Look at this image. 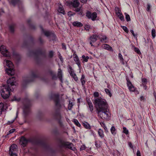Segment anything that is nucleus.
Segmentation results:
<instances>
[{
	"instance_id": "f257e3e1",
	"label": "nucleus",
	"mask_w": 156,
	"mask_h": 156,
	"mask_svg": "<svg viewBox=\"0 0 156 156\" xmlns=\"http://www.w3.org/2000/svg\"><path fill=\"white\" fill-rule=\"evenodd\" d=\"M97 112L98 116L103 119L108 120L110 117V113L108 108V105L105 100L96 99Z\"/></svg>"
},
{
	"instance_id": "f03ea898",
	"label": "nucleus",
	"mask_w": 156,
	"mask_h": 156,
	"mask_svg": "<svg viewBox=\"0 0 156 156\" xmlns=\"http://www.w3.org/2000/svg\"><path fill=\"white\" fill-rule=\"evenodd\" d=\"M50 98L54 100L55 106L56 108L55 112L53 114V116L55 119L58 120L60 124L61 125L62 123L61 120L62 116L60 110L64 108H65L64 101L63 100L59 99V95L58 94L52 93Z\"/></svg>"
},
{
	"instance_id": "7ed1b4c3",
	"label": "nucleus",
	"mask_w": 156,
	"mask_h": 156,
	"mask_svg": "<svg viewBox=\"0 0 156 156\" xmlns=\"http://www.w3.org/2000/svg\"><path fill=\"white\" fill-rule=\"evenodd\" d=\"M16 79L15 77H12L10 78L7 81V84L3 85L1 87V95L4 99L8 98L10 95V91L11 89L10 86L15 85Z\"/></svg>"
},
{
	"instance_id": "20e7f679",
	"label": "nucleus",
	"mask_w": 156,
	"mask_h": 156,
	"mask_svg": "<svg viewBox=\"0 0 156 156\" xmlns=\"http://www.w3.org/2000/svg\"><path fill=\"white\" fill-rule=\"evenodd\" d=\"M4 65L8 67L5 69L6 72L8 75L12 76L15 74L13 65L12 62L8 60H5L4 61Z\"/></svg>"
},
{
	"instance_id": "39448f33",
	"label": "nucleus",
	"mask_w": 156,
	"mask_h": 156,
	"mask_svg": "<svg viewBox=\"0 0 156 156\" xmlns=\"http://www.w3.org/2000/svg\"><path fill=\"white\" fill-rule=\"evenodd\" d=\"M69 5L70 6L74 9H73L74 11L76 12H79V14L82 15L81 7H78L80 5V3L78 0H73L69 3Z\"/></svg>"
},
{
	"instance_id": "423d86ee",
	"label": "nucleus",
	"mask_w": 156,
	"mask_h": 156,
	"mask_svg": "<svg viewBox=\"0 0 156 156\" xmlns=\"http://www.w3.org/2000/svg\"><path fill=\"white\" fill-rule=\"evenodd\" d=\"M30 101L27 99H26L24 101L23 108V113L25 116H26L30 112Z\"/></svg>"
},
{
	"instance_id": "0eeeda50",
	"label": "nucleus",
	"mask_w": 156,
	"mask_h": 156,
	"mask_svg": "<svg viewBox=\"0 0 156 156\" xmlns=\"http://www.w3.org/2000/svg\"><path fill=\"white\" fill-rule=\"evenodd\" d=\"M59 146L60 147H65L73 151H74L75 149V148L74 147L73 144L68 142L61 141L60 143Z\"/></svg>"
},
{
	"instance_id": "6e6552de",
	"label": "nucleus",
	"mask_w": 156,
	"mask_h": 156,
	"mask_svg": "<svg viewBox=\"0 0 156 156\" xmlns=\"http://www.w3.org/2000/svg\"><path fill=\"white\" fill-rule=\"evenodd\" d=\"M38 77L37 71H32L31 72L30 75L29 76L27 79L26 80L25 82L28 83L33 81L34 79Z\"/></svg>"
},
{
	"instance_id": "1a4fd4ad",
	"label": "nucleus",
	"mask_w": 156,
	"mask_h": 156,
	"mask_svg": "<svg viewBox=\"0 0 156 156\" xmlns=\"http://www.w3.org/2000/svg\"><path fill=\"white\" fill-rule=\"evenodd\" d=\"M0 51L2 54L5 56L9 58L10 57V53L6 49V47L4 45H2L0 48Z\"/></svg>"
},
{
	"instance_id": "9d476101",
	"label": "nucleus",
	"mask_w": 156,
	"mask_h": 156,
	"mask_svg": "<svg viewBox=\"0 0 156 156\" xmlns=\"http://www.w3.org/2000/svg\"><path fill=\"white\" fill-rule=\"evenodd\" d=\"M126 80L127 81V86L129 91L132 92H136L137 94H138L139 92L137 90H136V88L133 85L129 79H126Z\"/></svg>"
},
{
	"instance_id": "9b49d317",
	"label": "nucleus",
	"mask_w": 156,
	"mask_h": 156,
	"mask_svg": "<svg viewBox=\"0 0 156 156\" xmlns=\"http://www.w3.org/2000/svg\"><path fill=\"white\" fill-rule=\"evenodd\" d=\"M86 16L88 18L91 19L92 20L94 21L97 17V14L95 12L91 13L88 11L86 13Z\"/></svg>"
},
{
	"instance_id": "f8f14e48",
	"label": "nucleus",
	"mask_w": 156,
	"mask_h": 156,
	"mask_svg": "<svg viewBox=\"0 0 156 156\" xmlns=\"http://www.w3.org/2000/svg\"><path fill=\"white\" fill-rule=\"evenodd\" d=\"M28 141V140L26 139L24 136H22L20 139V144L24 147L26 146Z\"/></svg>"
},
{
	"instance_id": "ddd939ff",
	"label": "nucleus",
	"mask_w": 156,
	"mask_h": 156,
	"mask_svg": "<svg viewBox=\"0 0 156 156\" xmlns=\"http://www.w3.org/2000/svg\"><path fill=\"white\" fill-rule=\"evenodd\" d=\"M73 55L74 60L76 63L77 64L79 67L80 68L81 66V64L80 61L77 55L75 53V52H74L73 54Z\"/></svg>"
},
{
	"instance_id": "4468645a",
	"label": "nucleus",
	"mask_w": 156,
	"mask_h": 156,
	"mask_svg": "<svg viewBox=\"0 0 156 156\" xmlns=\"http://www.w3.org/2000/svg\"><path fill=\"white\" fill-rule=\"evenodd\" d=\"M95 98L94 99V104L95 105V107L96 106V103L95 102V101L96 99H103L105 100L104 99L100 97H99V93L98 92H95L93 94Z\"/></svg>"
},
{
	"instance_id": "2eb2a0df",
	"label": "nucleus",
	"mask_w": 156,
	"mask_h": 156,
	"mask_svg": "<svg viewBox=\"0 0 156 156\" xmlns=\"http://www.w3.org/2000/svg\"><path fill=\"white\" fill-rule=\"evenodd\" d=\"M87 101L90 111L91 113H92L94 110V108L92 103L89 99H87Z\"/></svg>"
},
{
	"instance_id": "dca6fc26",
	"label": "nucleus",
	"mask_w": 156,
	"mask_h": 156,
	"mask_svg": "<svg viewBox=\"0 0 156 156\" xmlns=\"http://www.w3.org/2000/svg\"><path fill=\"white\" fill-rule=\"evenodd\" d=\"M57 76L59 78V80H60L61 82L62 83H63V79H62V71L61 69L59 68L58 69V73H57Z\"/></svg>"
},
{
	"instance_id": "f3484780",
	"label": "nucleus",
	"mask_w": 156,
	"mask_h": 156,
	"mask_svg": "<svg viewBox=\"0 0 156 156\" xmlns=\"http://www.w3.org/2000/svg\"><path fill=\"white\" fill-rule=\"evenodd\" d=\"M17 145L15 144H12L10 147L9 151L16 152L17 151Z\"/></svg>"
},
{
	"instance_id": "a211bd4d",
	"label": "nucleus",
	"mask_w": 156,
	"mask_h": 156,
	"mask_svg": "<svg viewBox=\"0 0 156 156\" xmlns=\"http://www.w3.org/2000/svg\"><path fill=\"white\" fill-rule=\"evenodd\" d=\"M102 48L106 50L109 51H112V48L108 44H104L102 45Z\"/></svg>"
},
{
	"instance_id": "6ab92c4d",
	"label": "nucleus",
	"mask_w": 156,
	"mask_h": 156,
	"mask_svg": "<svg viewBox=\"0 0 156 156\" xmlns=\"http://www.w3.org/2000/svg\"><path fill=\"white\" fill-rule=\"evenodd\" d=\"M98 38H99V36H98L96 34H93L90 37V39L92 42H94L97 40Z\"/></svg>"
},
{
	"instance_id": "aec40b11",
	"label": "nucleus",
	"mask_w": 156,
	"mask_h": 156,
	"mask_svg": "<svg viewBox=\"0 0 156 156\" xmlns=\"http://www.w3.org/2000/svg\"><path fill=\"white\" fill-rule=\"evenodd\" d=\"M48 73L52 76L53 80H55L57 79L56 74L54 71L51 70H49Z\"/></svg>"
},
{
	"instance_id": "412c9836",
	"label": "nucleus",
	"mask_w": 156,
	"mask_h": 156,
	"mask_svg": "<svg viewBox=\"0 0 156 156\" xmlns=\"http://www.w3.org/2000/svg\"><path fill=\"white\" fill-rule=\"evenodd\" d=\"M99 39L100 40L101 42L103 43H107V37L105 35H100L99 36Z\"/></svg>"
},
{
	"instance_id": "4be33fe9",
	"label": "nucleus",
	"mask_w": 156,
	"mask_h": 156,
	"mask_svg": "<svg viewBox=\"0 0 156 156\" xmlns=\"http://www.w3.org/2000/svg\"><path fill=\"white\" fill-rule=\"evenodd\" d=\"M72 24L74 27H80L83 26V24L82 23L77 21L73 22L72 23Z\"/></svg>"
},
{
	"instance_id": "5701e85b",
	"label": "nucleus",
	"mask_w": 156,
	"mask_h": 156,
	"mask_svg": "<svg viewBox=\"0 0 156 156\" xmlns=\"http://www.w3.org/2000/svg\"><path fill=\"white\" fill-rule=\"evenodd\" d=\"M142 85L144 87V88L145 90H146L147 89V86L146 84L147 83V80L145 78H142Z\"/></svg>"
},
{
	"instance_id": "b1692460",
	"label": "nucleus",
	"mask_w": 156,
	"mask_h": 156,
	"mask_svg": "<svg viewBox=\"0 0 156 156\" xmlns=\"http://www.w3.org/2000/svg\"><path fill=\"white\" fill-rule=\"evenodd\" d=\"M11 3L14 6L16 5H19L21 4V2L20 0H11Z\"/></svg>"
},
{
	"instance_id": "393cba45",
	"label": "nucleus",
	"mask_w": 156,
	"mask_h": 156,
	"mask_svg": "<svg viewBox=\"0 0 156 156\" xmlns=\"http://www.w3.org/2000/svg\"><path fill=\"white\" fill-rule=\"evenodd\" d=\"M80 81L82 84V87L84 88L85 87V77L84 75H82L80 79Z\"/></svg>"
},
{
	"instance_id": "a878e982",
	"label": "nucleus",
	"mask_w": 156,
	"mask_h": 156,
	"mask_svg": "<svg viewBox=\"0 0 156 156\" xmlns=\"http://www.w3.org/2000/svg\"><path fill=\"white\" fill-rule=\"evenodd\" d=\"M58 10L59 12L62 13L63 15H64L65 14L63 8L61 5H60L59 6Z\"/></svg>"
},
{
	"instance_id": "bb28decb",
	"label": "nucleus",
	"mask_w": 156,
	"mask_h": 156,
	"mask_svg": "<svg viewBox=\"0 0 156 156\" xmlns=\"http://www.w3.org/2000/svg\"><path fill=\"white\" fill-rule=\"evenodd\" d=\"M16 25L14 23H12L9 26V29L10 32L13 33L14 31V28L15 27Z\"/></svg>"
},
{
	"instance_id": "cd10ccee",
	"label": "nucleus",
	"mask_w": 156,
	"mask_h": 156,
	"mask_svg": "<svg viewBox=\"0 0 156 156\" xmlns=\"http://www.w3.org/2000/svg\"><path fill=\"white\" fill-rule=\"evenodd\" d=\"M98 133L99 135V136L101 137V138H103L104 136V132L103 130L101 129H99L98 131Z\"/></svg>"
},
{
	"instance_id": "c85d7f7f",
	"label": "nucleus",
	"mask_w": 156,
	"mask_h": 156,
	"mask_svg": "<svg viewBox=\"0 0 156 156\" xmlns=\"http://www.w3.org/2000/svg\"><path fill=\"white\" fill-rule=\"evenodd\" d=\"M42 31L43 33L47 37L50 36L51 33L48 31H44L42 27H41Z\"/></svg>"
},
{
	"instance_id": "c756f323",
	"label": "nucleus",
	"mask_w": 156,
	"mask_h": 156,
	"mask_svg": "<svg viewBox=\"0 0 156 156\" xmlns=\"http://www.w3.org/2000/svg\"><path fill=\"white\" fill-rule=\"evenodd\" d=\"M83 125L84 127L87 129H90L91 128V127L89 124L86 122H84L83 123Z\"/></svg>"
},
{
	"instance_id": "7c9ffc66",
	"label": "nucleus",
	"mask_w": 156,
	"mask_h": 156,
	"mask_svg": "<svg viewBox=\"0 0 156 156\" xmlns=\"http://www.w3.org/2000/svg\"><path fill=\"white\" fill-rule=\"evenodd\" d=\"M33 55L35 56H38L42 54L41 51L40 50L34 52H31Z\"/></svg>"
},
{
	"instance_id": "2f4dec72",
	"label": "nucleus",
	"mask_w": 156,
	"mask_h": 156,
	"mask_svg": "<svg viewBox=\"0 0 156 156\" xmlns=\"http://www.w3.org/2000/svg\"><path fill=\"white\" fill-rule=\"evenodd\" d=\"M111 131L112 134L115 135L116 134V129L114 126H112L110 129Z\"/></svg>"
},
{
	"instance_id": "473e14b6",
	"label": "nucleus",
	"mask_w": 156,
	"mask_h": 156,
	"mask_svg": "<svg viewBox=\"0 0 156 156\" xmlns=\"http://www.w3.org/2000/svg\"><path fill=\"white\" fill-rule=\"evenodd\" d=\"M73 122L74 123V124L76 125L78 127H80L81 126V125L79 122L78 120L76 119H74L73 120Z\"/></svg>"
},
{
	"instance_id": "72a5a7b5",
	"label": "nucleus",
	"mask_w": 156,
	"mask_h": 156,
	"mask_svg": "<svg viewBox=\"0 0 156 156\" xmlns=\"http://www.w3.org/2000/svg\"><path fill=\"white\" fill-rule=\"evenodd\" d=\"M82 58L83 59L84 61L85 62H87L89 58V57L88 56H85L84 55H83L82 56Z\"/></svg>"
},
{
	"instance_id": "f704fd0d",
	"label": "nucleus",
	"mask_w": 156,
	"mask_h": 156,
	"mask_svg": "<svg viewBox=\"0 0 156 156\" xmlns=\"http://www.w3.org/2000/svg\"><path fill=\"white\" fill-rule=\"evenodd\" d=\"M125 15L126 16V21L127 22L130 21V18L129 16L126 13H125Z\"/></svg>"
},
{
	"instance_id": "c9c22d12",
	"label": "nucleus",
	"mask_w": 156,
	"mask_h": 156,
	"mask_svg": "<svg viewBox=\"0 0 156 156\" xmlns=\"http://www.w3.org/2000/svg\"><path fill=\"white\" fill-rule=\"evenodd\" d=\"M105 92L107 94H108V95H109V96L110 97H111L112 96V94L109 89H105Z\"/></svg>"
},
{
	"instance_id": "e433bc0d",
	"label": "nucleus",
	"mask_w": 156,
	"mask_h": 156,
	"mask_svg": "<svg viewBox=\"0 0 156 156\" xmlns=\"http://www.w3.org/2000/svg\"><path fill=\"white\" fill-rule=\"evenodd\" d=\"M20 98H18L16 97V96H14L13 97V99H12V101H16L17 102H18L20 101Z\"/></svg>"
},
{
	"instance_id": "4c0bfd02",
	"label": "nucleus",
	"mask_w": 156,
	"mask_h": 156,
	"mask_svg": "<svg viewBox=\"0 0 156 156\" xmlns=\"http://www.w3.org/2000/svg\"><path fill=\"white\" fill-rule=\"evenodd\" d=\"M117 10H118V12H116V14L118 16H120V15H122V14L121 12V11L120 10H119V9L118 8H115V10L117 12Z\"/></svg>"
},
{
	"instance_id": "58836bf2",
	"label": "nucleus",
	"mask_w": 156,
	"mask_h": 156,
	"mask_svg": "<svg viewBox=\"0 0 156 156\" xmlns=\"http://www.w3.org/2000/svg\"><path fill=\"white\" fill-rule=\"evenodd\" d=\"M155 29H153L151 31V34L153 38H155Z\"/></svg>"
},
{
	"instance_id": "ea45409f",
	"label": "nucleus",
	"mask_w": 156,
	"mask_h": 156,
	"mask_svg": "<svg viewBox=\"0 0 156 156\" xmlns=\"http://www.w3.org/2000/svg\"><path fill=\"white\" fill-rule=\"evenodd\" d=\"M123 132L126 134L127 135L129 133V131L125 127H123Z\"/></svg>"
},
{
	"instance_id": "a19ab883",
	"label": "nucleus",
	"mask_w": 156,
	"mask_h": 156,
	"mask_svg": "<svg viewBox=\"0 0 156 156\" xmlns=\"http://www.w3.org/2000/svg\"><path fill=\"white\" fill-rule=\"evenodd\" d=\"M123 30L126 33H128L129 32L128 30L127 27L125 26H121Z\"/></svg>"
},
{
	"instance_id": "79ce46f5",
	"label": "nucleus",
	"mask_w": 156,
	"mask_h": 156,
	"mask_svg": "<svg viewBox=\"0 0 156 156\" xmlns=\"http://www.w3.org/2000/svg\"><path fill=\"white\" fill-rule=\"evenodd\" d=\"M134 48L135 51L136 52L137 54H140L141 53L140 51L138 48L134 47Z\"/></svg>"
},
{
	"instance_id": "37998d69",
	"label": "nucleus",
	"mask_w": 156,
	"mask_h": 156,
	"mask_svg": "<svg viewBox=\"0 0 156 156\" xmlns=\"http://www.w3.org/2000/svg\"><path fill=\"white\" fill-rule=\"evenodd\" d=\"M9 154L10 156H17L16 152L9 151Z\"/></svg>"
},
{
	"instance_id": "c03bdc74",
	"label": "nucleus",
	"mask_w": 156,
	"mask_h": 156,
	"mask_svg": "<svg viewBox=\"0 0 156 156\" xmlns=\"http://www.w3.org/2000/svg\"><path fill=\"white\" fill-rule=\"evenodd\" d=\"M53 56V52L52 51H51L49 52L48 54V57L50 58H52Z\"/></svg>"
},
{
	"instance_id": "a18cd8bd",
	"label": "nucleus",
	"mask_w": 156,
	"mask_h": 156,
	"mask_svg": "<svg viewBox=\"0 0 156 156\" xmlns=\"http://www.w3.org/2000/svg\"><path fill=\"white\" fill-rule=\"evenodd\" d=\"M146 10L148 12H150L151 11V5L150 4H148L147 5V9Z\"/></svg>"
},
{
	"instance_id": "49530a36",
	"label": "nucleus",
	"mask_w": 156,
	"mask_h": 156,
	"mask_svg": "<svg viewBox=\"0 0 156 156\" xmlns=\"http://www.w3.org/2000/svg\"><path fill=\"white\" fill-rule=\"evenodd\" d=\"M130 31L131 32V33H132V35H133L134 37H135V38H137V35L136 34H134L133 30H130Z\"/></svg>"
},
{
	"instance_id": "de8ad7c7",
	"label": "nucleus",
	"mask_w": 156,
	"mask_h": 156,
	"mask_svg": "<svg viewBox=\"0 0 156 156\" xmlns=\"http://www.w3.org/2000/svg\"><path fill=\"white\" fill-rule=\"evenodd\" d=\"M68 70L69 72L72 73L73 71V70L72 69V67L70 66L69 65L68 66Z\"/></svg>"
},
{
	"instance_id": "09e8293b",
	"label": "nucleus",
	"mask_w": 156,
	"mask_h": 156,
	"mask_svg": "<svg viewBox=\"0 0 156 156\" xmlns=\"http://www.w3.org/2000/svg\"><path fill=\"white\" fill-rule=\"evenodd\" d=\"M119 57L121 61H122V62H123V61L124 59L122 58V55L120 53L119 54Z\"/></svg>"
},
{
	"instance_id": "8fccbe9b",
	"label": "nucleus",
	"mask_w": 156,
	"mask_h": 156,
	"mask_svg": "<svg viewBox=\"0 0 156 156\" xmlns=\"http://www.w3.org/2000/svg\"><path fill=\"white\" fill-rule=\"evenodd\" d=\"M118 17L121 21H124V16L122 14V15H120Z\"/></svg>"
},
{
	"instance_id": "3c124183",
	"label": "nucleus",
	"mask_w": 156,
	"mask_h": 156,
	"mask_svg": "<svg viewBox=\"0 0 156 156\" xmlns=\"http://www.w3.org/2000/svg\"><path fill=\"white\" fill-rule=\"evenodd\" d=\"M95 145L97 148H99L101 147V145L100 144H98L97 141L95 142Z\"/></svg>"
},
{
	"instance_id": "603ef678",
	"label": "nucleus",
	"mask_w": 156,
	"mask_h": 156,
	"mask_svg": "<svg viewBox=\"0 0 156 156\" xmlns=\"http://www.w3.org/2000/svg\"><path fill=\"white\" fill-rule=\"evenodd\" d=\"M75 14L74 13L72 12H68V15L69 16H71L74 15Z\"/></svg>"
},
{
	"instance_id": "864d4df0",
	"label": "nucleus",
	"mask_w": 156,
	"mask_h": 156,
	"mask_svg": "<svg viewBox=\"0 0 156 156\" xmlns=\"http://www.w3.org/2000/svg\"><path fill=\"white\" fill-rule=\"evenodd\" d=\"M103 127L104 128V129L105 130V132H108V129H107L106 126L105 125V124H103Z\"/></svg>"
},
{
	"instance_id": "5fc2aeb1",
	"label": "nucleus",
	"mask_w": 156,
	"mask_h": 156,
	"mask_svg": "<svg viewBox=\"0 0 156 156\" xmlns=\"http://www.w3.org/2000/svg\"><path fill=\"white\" fill-rule=\"evenodd\" d=\"M90 26L88 25H86L85 26V29L86 30H89L90 28Z\"/></svg>"
},
{
	"instance_id": "6e6d98bb",
	"label": "nucleus",
	"mask_w": 156,
	"mask_h": 156,
	"mask_svg": "<svg viewBox=\"0 0 156 156\" xmlns=\"http://www.w3.org/2000/svg\"><path fill=\"white\" fill-rule=\"evenodd\" d=\"M15 119H16V118H14L13 119L11 120L10 121H8V124L9 125H10V124H11L14 121Z\"/></svg>"
},
{
	"instance_id": "4d7b16f0",
	"label": "nucleus",
	"mask_w": 156,
	"mask_h": 156,
	"mask_svg": "<svg viewBox=\"0 0 156 156\" xmlns=\"http://www.w3.org/2000/svg\"><path fill=\"white\" fill-rule=\"evenodd\" d=\"M73 75L74 76L73 77V78L74 80L76 81H77L78 80V77L76 74H74Z\"/></svg>"
},
{
	"instance_id": "13d9d810",
	"label": "nucleus",
	"mask_w": 156,
	"mask_h": 156,
	"mask_svg": "<svg viewBox=\"0 0 156 156\" xmlns=\"http://www.w3.org/2000/svg\"><path fill=\"white\" fill-rule=\"evenodd\" d=\"M86 148V147L85 145H82L80 147V149L81 151L84 150Z\"/></svg>"
},
{
	"instance_id": "bf43d9fd",
	"label": "nucleus",
	"mask_w": 156,
	"mask_h": 156,
	"mask_svg": "<svg viewBox=\"0 0 156 156\" xmlns=\"http://www.w3.org/2000/svg\"><path fill=\"white\" fill-rule=\"evenodd\" d=\"M15 131V129H11L10 130H9V133H7V135H8L9 134H10V133H13L14 132V131Z\"/></svg>"
},
{
	"instance_id": "052dcab7",
	"label": "nucleus",
	"mask_w": 156,
	"mask_h": 156,
	"mask_svg": "<svg viewBox=\"0 0 156 156\" xmlns=\"http://www.w3.org/2000/svg\"><path fill=\"white\" fill-rule=\"evenodd\" d=\"M39 40L40 41V42L41 44H42L44 42V41L42 39L41 37H40L39 39Z\"/></svg>"
},
{
	"instance_id": "680f3d73",
	"label": "nucleus",
	"mask_w": 156,
	"mask_h": 156,
	"mask_svg": "<svg viewBox=\"0 0 156 156\" xmlns=\"http://www.w3.org/2000/svg\"><path fill=\"white\" fill-rule=\"evenodd\" d=\"M72 105H73L72 103L70 104V103H69L68 106V108L69 110H70L71 109L72 107Z\"/></svg>"
},
{
	"instance_id": "e2e57ef3",
	"label": "nucleus",
	"mask_w": 156,
	"mask_h": 156,
	"mask_svg": "<svg viewBox=\"0 0 156 156\" xmlns=\"http://www.w3.org/2000/svg\"><path fill=\"white\" fill-rule=\"evenodd\" d=\"M137 156H141L140 152L139 151H137L136 153Z\"/></svg>"
},
{
	"instance_id": "0e129e2a",
	"label": "nucleus",
	"mask_w": 156,
	"mask_h": 156,
	"mask_svg": "<svg viewBox=\"0 0 156 156\" xmlns=\"http://www.w3.org/2000/svg\"><path fill=\"white\" fill-rule=\"evenodd\" d=\"M62 49L66 50V46L64 44H62Z\"/></svg>"
},
{
	"instance_id": "69168bd1",
	"label": "nucleus",
	"mask_w": 156,
	"mask_h": 156,
	"mask_svg": "<svg viewBox=\"0 0 156 156\" xmlns=\"http://www.w3.org/2000/svg\"><path fill=\"white\" fill-rule=\"evenodd\" d=\"M69 73L70 75L73 77L74 76V74H76L75 73H74V71H73L72 73L69 72Z\"/></svg>"
},
{
	"instance_id": "338daca9",
	"label": "nucleus",
	"mask_w": 156,
	"mask_h": 156,
	"mask_svg": "<svg viewBox=\"0 0 156 156\" xmlns=\"http://www.w3.org/2000/svg\"><path fill=\"white\" fill-rule=\"evenodd\" d=\"M80 2L83 3H85L87 2V0H80Z\"/></svg>"
},
{
	"instance_id": "774afa93",
	"label": "nucleus",
	"mask_w": 156,
	"mask_h": 156,
	"mask_svg": "<svg viewBox=\"0 0 156 156\" xmlns=\"http://www.w3.org/2000/svg\"><path fill=\"white\" fill-rule=\"evenodd\" d=\"M153 153L154 156H156V151H153Z\"/></svg>"
}]
</instances>
